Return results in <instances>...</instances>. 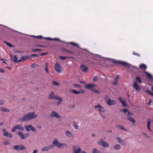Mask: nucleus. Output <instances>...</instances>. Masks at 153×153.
<instances>
[{
	"label": "nucleus",
	"mask_w": 153,
	"mask_h": 153,
	"mask_svg": "<svg viewBox=\"0 0 153 153\" xmlns=\"http://www.w3.org/2000/svg\"><path fill=\"white\" fill-rule=\"evenodd\" d=\"M52 145L56 146L58 148H66L68 147V145L65 143H62L57 140V139L55 140L52 143Z\"/></svg>",
	"instance_id": "f03ea898"
},
{
	"label": "nucleus",
	"mask_w": 153,
	"mask_h": 153,
	"mask_svg": "<svg viewBox=\"0 0 153 153\" xmlns=\"http://www.w3.org/2000/svg\"><path fill=\"white\" fill-rule=\"evenodd\" d=\"M13 149H14L16 150H17L21 151L24 149H25L26 148L23 145H19L13 146Z\"/></svg>",
	"instance_id": "39448f33"
},
{
	"label": "nucleus",
	"mask_w": 153,
	"mask_h": 153,
	"mask_svg": "<svg viewBox=\"0 0 153 153\" xmlns=\"http://www.w3.org/2000/svg\"><path fill=\"white\" fill-rule=\"evenodd\" d=\"M73 123H74V127L75 128V129H77L78 128V125H77V123L76 122L74 121L73 122Z\"/></svg>",
	"instance_id": "c9c22d12"
},
{
	"label": "nucleus",
	"mask_w": 153,
	"mask_h": 153,
	"mask_svg": "<svg viewBox=\"0 0 153 153\" xmlns=\"http://www.w3.org/2000/svg\"><path fill=\"white\" fill-rule=\"evenodd\" d=\"M54 99L57 100H58L59 101H62V99L61 97L56 95L55 96Z\"/></svg>",
	"instance_id": "f704fd0d"
},
{
	"label": "nucleus",
	"mask_w": 153,
	"mask_h": 153,
	"mask_svg": "<svg viewBox=\"0 0 153 153\" xmlns=\"http://www.w3.org/2000/svg\"><path fill=\"white\" fill-rule=\"evenodd\" d=\"M32 50L33 51H42L41 49H32Z\"/></svg>",
	"instance_id": "79ce46f5"
},
{
	"label": "nucleus",
	"mask_w": 153,
	"mask_h": 153,
	"mask_svg": "<svg viewBox=\"0 0 153 153\" xmlns=\"http://www.w3.org/2000/svg\"><path fill=\"white\" fill-rule=\"evenodd\" d=\"M69 43L71 45L73 46H75L76 47L79 48V46L77 44H76L74 42H69Z\"/></svg>",
	"instance_id": "c756f323"
},
{
	"label": "nucleus",
	"mask_w": 153,
	"mask_h": 153,
	"mask_svg": "<svg viewBox=\"0 0 153 153\" xmlns=\"http://www.w3.org/2000/svg\"><path fill=\"white\" fill-rule=\"evenodd\" d=\"M10 141L9 139H6L4 140L3 142V143L5 145H7L10 143Z\"/></svg>",
	"instance_id": "cd10ccee"
},
{
	"label": "nucleus",
	"mask_w": 153,
	"mask_h": 153,
	"mask_svg": "<svg viewBox=\"0 0 153 153\" xmlns=\"http://www.w3.org/2000/svg\"><path fill=\"white\" fill-rule=\"evenodd\" d=\"M2 131L3 132V134H4L6 132H7L6 131V130L5 128L3 129Z\"/></svg>",
	"instance_id": "338daca9"
},
{
	"label": "nucleus",
	"mask_w": 153,
	"mask_h": 153,
	"mask_svg": "<svg viewBox=\"0 0 153 153\" xmlns=\"http://www.w3.org/2000/svg\"><path fill=\"white\" fill-rule=\"evenodd\" d=\"M52 83L53 85H54L55 86H59L60 85V84L58 82H56L55 81H54V80H53L52 81Z\"/></svg>",
	"instance_id": "2f4dec72"
},
{
	"label": "nucleus",
	"mask_w": 153,
	"mask_h": 153,
	"mask_svg": "<svg viewBox=\"0 0 153 153\" xmlns=\"http://www.w3.org/2000/svg\"><path fill=\"white\" fill-rule=\"evenodd\" d=\"M50 116L51 117H55L58 119L61 118V116L59 115L58 113L54 111H53L51 112Z\"/></svg>",
	"instance_id": "9d476101"
},
{
	"label": "nucleus",
	"mask_w": 153,
	"mask_h": 153,
	"mask_svg": "<svg viewBox=\"0 0 153 153\" xmlns=\"http://www.w3.org/2000/svg\"><path fill=\"white\" fill-rule=\"evenodd\" d=\"M74 86L79 88H80L81 87V85L79 84H74Z\"/></svg>",
	"instance_id": "8fccbe9b"
},
{
	"label": "nucleus",
	"mask_w": 153,
	"mask_h": 153,
	"mask_svg": "<svg viewBox=\"0 0 153 153\" xmlns=\"http://www.w3.org/2000/svg\"><path fill=\"white\" fill-rule=\"evenodd\" d=\"M116 138L118 142L122 145L124 146L126 144V142H124L120 138L118 137H116Z\"/></svg>",
	"instance_id": "2eb2a0df"
},
{
	"label": "nucleus",
	"mask_w": 153,
	"mask_h": 153,
	"mask_svg": "<svg viewBox=\"0 0 153 153\" xmlns=\"http://www.w3.org/2000/svg\"><path fill=\"white\" fill-rule=\"evenodd\" d=\"M133 87L137 91H139L141 90V89L138 86L136 81H135L133 84Z\"/></svg>",
	"instance_id": "f8f14e48"
},
{
	"label": "nucleus",
	"mask_w": 153,
	"mask_h": 153,
	"mask_svg": "<svg viewBox=\"0 0 153 153\" xmlns=\"http://www.w3.org/2000/svg\"><path fill=\"white\" fill-rule=\"evenodd\" d=\"M93 91L94 93H95L97 94H99L100 93V92L99 91H98L95 89H94Z\"/></svg>",
	"instance_id": "de8ad7c7"
},
{
	"label": "nucleus",
	"mask_w": 153,
	"mask_h": 153,
	"mask_svg": "<svg viewBox=\"0 0 153 153\" xmlns=\"http://www.w3.org/2000/svg\"><path fill=\"white\" fill-rule=\"evenodd\" d=\"M144 73L146 75L147 78L149 79H151L152 78V75L151 74H150L148 72L145 71L144 72Z\"/></svg>",
	"instance_id": "393cba45"
},
{
	"label": "nucleus",
	"mask_w": 153,
	"mask_h": 153,
	"mask_svg": "<svg viewBox=\"0 0 153 153\" xmlns=\"http://www.w3.org/2000/svg\"><path fill=\"white\" fill-rule=\"evenodd\" d=\"M116 127H118L120 129H122V130L125 131H127V130L126 128H124L122 126L120 125H118L116 126Z\"/></svg>",
	"instance_id": "7c9ffc66"
},
{
	"label": "nucleus",
	"mask_w": 153,
	"mask_h": 153,
	"mask_svg": "<svg viewBox=\"0 0 153 153\" xmlns=\"http://www.w3.org/2000/svg\"><path fill=\"white\" fill-rule=\"evenodd\" d=\"M59 58L62 60H64L65 59H66L67 58H69V57H65V56H59Z\"/></svg>",
	"instance_id": "4c0bfd02"
},
{
	"label": "nucleus",
	"mask_w": 153,
	"mask_h": 153,
	"mask_svg": "<svg viewBox=\"0 0 153 153\" xmlns=\"http://www.w3.org/2000/svg\"><path fill=\"white\" fill-rule=\"evenodd\" d=\"M98 79L97 77V76H94L93 80V81H95L97 80Z\"/></svg>",
	"instance_id": "4d7b16f0"
},
{
	"label": "nucleus",
	"mask_w": 153,
	"mask_h": 153,
	"mask_svg": "<svg viewBox=\"0 0 153 153\" xmlns=\"http://www.w3.org/2000/svg\"><path fill=\"white\" fill-rule=\"evenodd\" d=\"M54 147V145H50L48 146H46L42 148L41 149V151L42 152L47 151L48 150L53 148Z\"/></svg>",
	"instance_id": "9b49d317"
},
{
	"label": "nucleus",
	"mask_w": 153,
	"mask_h": 153,
	"mask_svg": "<svg viewBox=\"0 0 153 153\" xmlns=\"http://www.w3.org/2000/svg\"><path fill=\"white\" fill-rule=\"evenodd\" d=\"M80 69L81 71L83 72L86 73L88 70L87 67L83 65H81L80 66Z\"/></svg>",
	"instance_id": "4468645a"
},
{
	"label": "nucleus",
	"mask_w": 153,
	"mask_h": 153,
	"mask_svg": "<svg viewBox=\"0 0 153 153\" xmlns=\"http://www.w3.org/2000/svg\"><path fill=\"white\" fill-rule=\"evenodd\" d=\"M24 127L27 131L28 132L30 131V129L29 127H28V126H25Z\"/></svg>",
	"instance_id": "ea45409f"
},
{
	"label": "nucleus",
	"mask_w": 153,
	"mask_h": 153,
	"mask_svg": "<svg viewBox=\"0 0 153 153\" xmlns=\"http://www.w3.org/2000/svg\"><path fill=\"white\" fill-rule=\"evenodd\" d=\"M81 151V149L80 148H78V149L74 150L73 151V153H79Z\"/></svg>",
	"instance_id": "c85d7f7f"
},
{
	"label": "nucleus",
	"mask_w": 153,
	"mask_h": 153,
	"mask_svg": "<svg viewBox=\"0 0 153 153\" xmlns=\"http://www.w3.org/2000/svg\"><path fill=\"white\" fill-rule=\"evenodd\" d=\"M38 152V150L37 149H35L33 152V153H36Z\"/></svg>",
	"instance_id": "774afa93"
},
{
	"label": "nucleus",
	"mask_w": 153,
	"mask_h": 153,
	"mask_svg": "<svg viewBox=\"0 0 153 153\" xmlns=\"http://www.w3.org/2000/svg\"><path fill=\"white\" fill-rule=\"evenodd\" d=\"M17 129L18 130L23 131L24 129V128L21 125H16Z\"/></svg>",
	"instance_id": "5701e85b"
},
{
	"label": "nucleus",
	"mask_w": 153,
	"mask_h": 153,
	"mask_svg": "<svg viewBox=\"0 0 153 153\" xmlns=\"http://www.w3.org/2000/svg\"><path fill=\"white\" fill-rule=\"evenodd\" d=\"M119 100L121 103H122L124 101V100L120 97L119 98Z\"/></svg>",
	"instance_id": "6e6d98bb"
},
{
	"label": "nucleus",
	"mask_w": 153,
	"mask_h": 153,
	"mask_svg": "<svg viewBox=\"0 0 153 153\" xmlns=\"http://www.w3.org/2000/svg\"><path fill=\"white\" fill-rule=\"evenodd\" d=\"M0 110L2 111L6 112H9L10 111L9 110L3 107H0Z\"/></svg>",
	"instance_id": "412c9836"
},
{
	"label": "nucleus",
	"mask_w": 153,
	"mask_h": 153,
	"mask_svg": "<svg viewBox=\"0 0 153 153\" xmlns=\"http://www.w3.org/2000/svg\"><path fill=\"white\" fill-rule=\"evenodd\" d=\"M69 107L70 108H73L75 107V105H70L69 106Z\"/></svg>",
	"instance_id": "bf43d9fd"
},
{
	"label": "nucleus",
	"mask_w": 153,
	"mask_h": 153,
	"mask_svg": "<svg viewBox=\"0 0 153 153\" xmlns=\"http://www.w3.org/2000/svg\"><path fill=\"white\" fill-rule=\"evenodd\" d=\"M37 117V115L35 114V112L32 111L23 114L19 120L22 122L27 121L35 119Z\"/></svg>",
	"instance_id": "f257e3e1"
},
{
	"label": "nucleus",
	"mask_w": 153,
	"mask_h": 153,
	"mask_svg": "<svg viewBox=\"0 0 153 153\" xmlns=\"http://www.w3.org/2000/svg\"><path fill=\"white\" fill-rule=\"evenodd\" d=\"M18 58L16 55H14L13 58V61L15 63H18Z\"/></svg>",
	"instance_id": "a878e982"
},
{
	"label": "nucleus",
	"mask_w": 153,
	"mask_h": 153,
	"mask_svg": "<svg viewBox=\"0 0 153 153\" xmlns=\"http://www.w3.org/2000/svg\"><path fill=\"white\" fill-rule=\"evenodd\" d=\"M140 68L142 69L145 70L147 68V66L146 65L142 64H141L139 66Z\"/></svg>",
	"instance_id": "b1692460"
},
{
	"label": "nucleus",
	"mask_w": 153,
	"mask_h": 153,
	"mask_svg": "<svg viewBox=\"0 0 153 153\" xmlns=\"http://www.w3.org/2000/svg\"><path fill=\"white\" fill-rule=\"evenodd\" d=\"M21 59H22V60L24 61L25 59H27V58L26 56H22L21 57Z\"/></svg>",
	"instance_id": "3c124183"
},
{
	"label": "nucleus",
	"mask_w": 153,
	"mask_h": 153,
	"mask_svg": "<svg viewBox=\"0 0 153 153\" xmlns=\"http://www.w3.org/2000/svg\"><path fill=\"white\" fill-rule=\"evenodd\" d=\"M133 54L134 55H136V56H137L139 57H140V54L137 53H136L134 51H133Z\"/></svg>",
	"instance_id": "49530a36"
},
{
	"label": "nucleus",
	"mask_w": 153,
	"mask_h": 153,
	"mask_svg": "<svg viewBox=\"0 0 153 153\" xmlns=\"http://www.w3.org/2000/svg\"><path fill=\"white\" fill-rule=\"evenodd\" d=\"M145 91L147 93L149 94L150 95L153 96V93L150 92L149 91V90H146Z\"/></svg>",
	"instance_id": "09e8293b"
},
{
	"label": "nucleus",
	"mask_w": 153,
	"mask_h": 153,
	"mask_svg": "<svg viewBox=\"0 0 153 153\" xmlns=\"http://www.w3.org/2000/svg\"><path fill=\"white\" fill-rule=\"evenodd\" d=\"M98 144L99 145H101L104 147H108L109 146V144L105 142L102 139H100V140L98 142Z\"/></svg>",
	"instance_id": "423d86ee"
},
{
	"label": "nucleus",
	"mask_w": 153,
	"mask_h": 153,
	"mask_svg": "<svg viewBox=\"0 0 153 153\" xmlns=\"http://www.w3.org/2000/svg\"><path fill=\"white\" fill-rule=\"evenodd\" d=\"M33 36L39 39H41L43 38V37L42 36Z\"/></svg>",
	"instance_id": "a18cd8bd"
},
{
	"label": "nucleus",
	"mask_w": 153,
	"mask_h": 153,
	"mask_svg": "<svg viewBox=\"0 0 153 153\" xmlns=\"http://www.w3.org/2000/svg\"><path fill=\"white\" fill-rule=\"evenodd\" d=\"M152 100H149V101L148 102V104L149 105H151V103H152Z\"/></svg>",
	"instance_id": "69168bd1"
},
{
	"label": "nucleus",
	"mask_w": 153,
	"mask_h": 153,
	"mask_svg": "<svg viewBox=\"0 0 153 153\" xmlns=\"http://www.w3.org/2000/svg\"><path fill=\"white\" fill-rule=\"evenodd\" d=\"M92 152L93 153H100V152L99 150H97L96 148H95L93 149Z\"/></svg>",
	"instance_id": "58836bf2"
},
{
	"label": "nucleus",
	"mask_w": 153,
	"mask_h": 153,
	"mask_svg": "<svg viewBox=\"0 0 153 153\" xmlns=\"http://www.w3.org/2000/svg\"><path fill=\"white\" fill-rule=\"evenodd\" d=\"M151 123V120L150 119H148L147 120V126H150Z\"/></svg>",
	"instance_id": "a19ab883"
},
{
	"label": "nucleus",
	"mask_w": 153,
	"mask_h": 153,
	"mask_svg": "<svg viewBox=\"0 0 153 153\" xmlns=\"http://www.w3.org/2000/svg\"><path fill=\"white\" fill-rule=\"evenodd\" d=\"M3 135L9 138H11L12 137V134L8 132H6L4 134H3Z\"/></svg>",
	"instance_id": "4be33fe9"
},
{
	"label": "nucleus",
	"mask_w": 153,
	"mask_h": 153,
	"mask_svg": "<svg viewBox=\"0 0 153 153\" xmlns=\"http://www.w3.org/2000/svg\"><path fill=\"white\" fill-rule=\"evenodd\" d=\"M55 96L54 93L53 92H51V94L49 95L48 98L50 100L54 99Z\"/></svg>",
	"instance_id": "a211bd4d"
},
{
	"label": "nucleus",
	"mask_w": 153,
	"mask_h": 153,
	"mask_svg": "<svg viewBox=\"0 0 153 153\" xmlns=\"http://www.w3.org/2000/svg\"><path fill=\"white\" fill-rule=\"evenodd\" d=\"M25 139L27 137H28L30 136V134L29 133H27L24 134Z\"/></svg>",
	"instance_id": "603ef678"
},
{
	"label": "nucleus",
	"mask_w": 153,
	"mask_h": 153,
	"mask_svg": "<svg viewBox=\"0 0 153 153\" xmlns=\"http://www.w3.org/2000/svg\"><path fill=\"white\" fill-rule=\"evenodd\" d=\"M69 91L72 93L75 94H78L81 93V92L80 91H77L74 89L70 90Z\"/></svg>",
	"instance_id": "aec40b11"
},
{
	"label": "nucleus",
	"mask_w": 153,
	"mask_h": 153,
	"mask_svg": "<svg viewBox=\"0 0 153 153\" xmlns=\"http://www.w3.org/2000/svg\"><path fill=\"white\" fill-rule=\"evenodd\" d=\"M27 57V59H31L32 58V56H26Z\"/></svg>",
	"instance_id": "0e129e2a"
},
{
	"label": "nucleus",
	"mask_w": 153,
	"mask_h": 153,
	"mask_svg": "<svg viewBox=\"0 0 153 153\" xmlns=\"http://www.w3.org/2000/svg\"><path fill=\"white\" fill-rule=\"evenodd\" d=\"M135 79H136V80L138 81L141 84L142 83V81H141V79H140V78L139 76H137L136 78Z\"/></svg>",
	"instance_id": "e433bc0d"
},
{
	"label": "nucleus",
	"mask_w": 153,
	"mask_h": 153,
	"mask_svg": "<svg viewBox=\"0 0 153 153\" xmlns=\"http://www.w3.org/2000/svg\"><path fill=\"white\" fill-rule=\"evenodd\" d=\"M54 68L56 71L60 73L62 71V68L58 62H56L54 65Z\"/></svg>",
	"instance_id": "6e6552de"
},
{
	"label": "nucleus",
	"mask_w": 153,
	"mask_h": 153,
	"mask_svg": "<svg viewBox=\"0 0 153 153\" xmlns=\"http://www.w3.org/2000/svg\"><path fill=\"white\" fill-rule=\"evenodd\" d=\"M31 56H33L34 57H37V56H39V55L36 54H32L31 55Z\"/></svg>",
	"instance_id": "680f3d73"
},
{
	"label": "nucleus",
	"mask_w": 153,
	"mask_h": 153,
	"mask_svg": "<svg viewBox=\"0 0 153 153\" xmlns=\"http://www.w3.org/2000/svg\"><path fill=\"white\" fill-rule=\"evenodd\" d=\"M15 52L17 53H22L24 51L22 50H16L15 51Z\"/></svg>",
	"instance_id": "5fc2aeb1"
},
{
	"label": "nucleus",
	"mask_w": 153,
	"mask_h": 153,
	"mask_svg": "<svg viewBox=\"0 0 153 153\" xmlns=\"http://www.w3.org/2000/svg\"><path fill=\"white\" fill-rule=\"evenodd\" d=\"M4 42L7 44L9 47H13V46L10 43H8L7 42L4 41Z\"/></svg>",
	"instance_id": "37998d69"
},
{
	"label": "nucleus",
	"mask_w": 153,
	"mask_h": 153,
	"mask_svg": "<svg viewBox=\"0 0 153 153\" xmlns=\"http://www.w3.org/2000/svg\"><path fill=\"white\" fill-rule=\"evenodd\" d=\"M5 72V71L1 68H0V72L1 73H3Z\"/></svg>",
	"instance_id": "e2e57ef3"
},
{
	"label": "nucleus",
	"mask_w": 153,
	"mask_h": 153,
	"mask_svg": "<svg viewBox=\"0 0 153 153\" xmlns=\"http://www.w3.org/2000/svg\"><path fill=\"white\" fill-rule=\"evenodd\" d=\"M45 39H47L49 41H51V40H53V39L51 38L50 37H46L45 38Z\"/></svg>",
	"instance_id": "052dcab7"
},
{
	"label": "nucleus",
	"mask_w": 153,
	"mask_h": 153,
	"mask_svg": "<svg viewBox=\"0 0 153 153\" xmlns=\"http://www.w3.org/2000/svg\"><path fill=\"white\" fill-rule=\"evenodd\" d=\"M94 108H97V110L99 112L101 113V112H103L104 111V108L100 105H95L94 107Z\"/></svg>",
	"instance_id": "0eeeda50"
},
{
	"label": "nucleus",
	"mask_w": 153,
	"mask_h": 153,
	"mask_svg": "<svg viewBox=\"0 0 153 153\" xmlns=\"http://www.w3.org/2000/svg\"><path fill=\"white\" fill-rule=\"evenodd\" d=\"M4 104V101L3 100H0V104L2 105Z\"/></svg>",
	"instance_id": "13d9d810"
},
{
	"label": "nucleus",
	"mask_w": 153,
	"mask_h": 153,
	"mask_svg": "<svg viewBox=\"0 0 153 153\" xmlns=\"http://www.w3.org/2000/svg\"><path fill=\"white\" fill-rule=\"evenodd\" d=\"M120 77V76L119 75H117L114 81L112 83V84L113 85H116L117 84L118 82V80Z\"/></svg>",
	"instance_id": "6ab92c4d"
},
{
	"label": "nucleus",
	"mask_w": 153,
	"mask_h": 153,
	"mask_svg": "<svg viewBox=\"0 0 153 153\" xmlns=\"http://www.w3.org/2000/svg\"><path fill=\"white\" fill-rule=\"evenodd\" d=\"M114 63H118L123 66H125L128 68H130L131 66H132L133 68H136V67L135 66H132L130 64L124 62H120L118 61H114L113 62Z\"/></svg>",
	"instance_id": "7ed1b4c3"
},
{
	"label": "nucleus",
	"mask_w": 153,
	"mask_h": 153,
	"mask_svg": "<svg viewBox=\"0 0 153 153\" xmlns=\"http://www.w3.org/2000/svg\"><path fill=\"white\" fill-rule=\"evenodd\" d=\"M96 86L97 85L96 84H89L85 86V88L93 91L94 89L96 88Z\"/></svg>",
	"instance_id": "20e7f679"
},
{
	"label": "nucleus",
	"mask_w": 153,
	"mask_h": 153,
	"mask_svg": "<svg viewBox=\"0 0 153 153\" xmlns=\"http://www.w3.org/2000/svg\"><path fill=\"white\" fill-rule=\"evenodd\" d=\"M17 129L16 125L14 126L12 129V131L13 132H14L16 131Z\"/></svg>",
	"instance_id": "c03bdc74"
},
{
	"label": "nucleus",
	"mask_w": 153,
	"mask_h": 153,
	"mask_svg": "<svg viewBox=\"0 0 153 153\" xmlns=\"http://www.w3.org/2000/svg\"><path fill=\"white\" fill-rule=\"evenodd\" d=\"M127 119L131 121L132 123H135V120L132 117H128L127 118Z\"/></svg>",
	"instance_id": "473e14b6"
},
{
	"label": "nucleus",
	"mask_w": 153,
	"mask_h": 153,
	"mask_svg": "<svg viewBox=\"0 0 153 153\" xmlns=\"http://www.w3.org/2000/svg\"><path fill=\"white\" fill-rule=\"evenodd\" d=\"M66 135L68 137H70L71 136H72V134L69 131H67L66 132Z\"/></svg>",
	"instance_id": "72a5a7b5"
},
{
	"label": "nucleus",
	"mask_w": 153,
	"mask_h": 153,
	"mask_svg": "<svg viewBox=\"0 0 153 153\" xmlns=\"http://www.w3.org/2000/svg\"><path fill=\"white\" fill-rule=\"evenodd\" d=\"M106 102L108 105H110L115 104L116 103V102L115 100L108 99L107 101Z\"/></svg>",
	"instance_id": "ddd939ff"
},
{
	"label": "nucleus",
	"mask_w": 153,
	"mask_h": 153,
	"mask_svg": "<svg viewBox=\"0 0 153 153\" xmlns=\"http://www.w3.org/2000/svg\"><path fill=\"white\" fill-rule=\"evenodd\" d=\"M121 147L120 146L119 144L115 145L114 147V149L116 150H119L120 149Z\"/></svg>",
	"instance_id": "bb28decb"
},
{
	"label": "nucleus",
	"mask_w": 153,
	"mask_h": 153,
	"mask_svg": "<svg viewBox=\"0 0 153 153\" xmlns=\"http://www.w3.org/2000/svg\"><path fill=\"white\" fill-rule=\"evenodd\" d=\"M121 103L122 104V105L123 107H125L126 106L127 104H126V102H125L124 101H123V102Z\"/></svg>",
	"instance_id": "864d4df0"
},
{
	"label": "nucleus",
	"mask_w": 153,
	"mask_h": 153,
	"mask_svg": "<svg viewBox=\"0 0 153 153\" xmlns=\"http://www.w3.org/2000/svg\"><path fill=\"white\" fill-rule=\"evenodd\" d=\"M121 111H123L125 115L127 116H131L133 115V113L129 112L127 108H124L120 110Z\"/></svg>",
	"instance_id": "1a4fd4ad"
},
{
	"label": "nucleus",
	"mask_w": 153,
	"mask_h": 153,
	"mask_svg": "<svg viewBox=\"0 0 153 153\" xmlns=\"http://www.w3.org/2000/svg\"><path fill=\"white\" fill-rule=\"evenodd\" d=\"M28 127H29L30 130H31L33 133H36L37 131L35 128L32 125H28Z\"/></svg>",
	"instance_id": "f3484780"
},
{
	"label": "nucleus",
	"mask_w": 153,
	"mask_h": 153,
	"mask_svg": "<svg viewBox=\"0 0 153 153\" xmlns=\"http://www.w3.org/2000/svg\"><path fill=\"white\" fill-rule=\"evenodd\" d=\"M16 134H18L20 138L22 139H25L24 134H23V132L20 131H18L16 132Z\"/></svg>",
	"instance_id": "dca6fc26"
}]
</instances>
